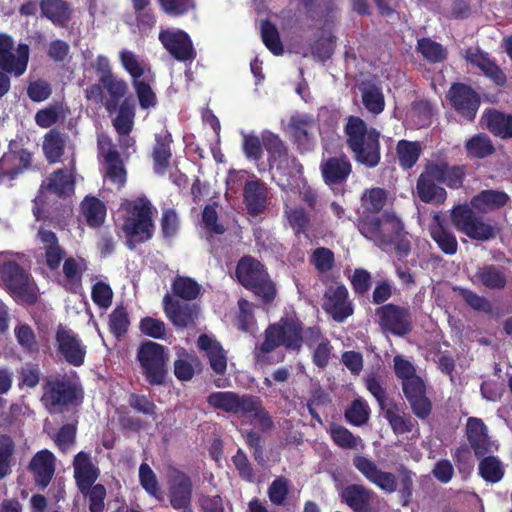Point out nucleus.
I'll use <instances>...</instances> for the list:
<instances>
[{"instance_id":"37998d69","label":"nucleus","mask_w":512,"mask_h":512,"mask_svg":"<svg viewBox=\"0 0 512 512\" xmlns=\"http://www.w3.org/2000/svg\"><path fill=\"white\" fill-rule=\"evenodd\" d=\"M120 62L122 67L131 75L134 80H139L140 77L145 76L149 80L153 79L149 66L137 55L127 49H123L119 53Z\"/></svg>"},{"instance_id":"4be33fe9","label":"nucleus","mask_w":512,"mask_h":512,"mask_svg":"<svg viewBox=\"0 0 512 512\" xmlns=\"http://www.w3.org/2000/svg\"><path fill=\"white\" fill-rule=\"evenodd\" d=\"M251 395H240L234 391H217L208 395L207 403L225 413L243 416Z\"/></svg>"},{"instance_id":"4d7b16f0","label":"nucleus","mask_w":512,"mask_h":512,"mask_svg":"<svg viewBox=\"0 0 512 512\" xmlns=\"http://www.w3.org/2000/svg\"><path fill=\"white\" fill-rule=\"evenodd\" d=\"M362 99L365 107L374 114H379L383 111L385 103L384 96L379 87L371 84H363Z\"/></svg>"},{"instance_id":"a18cd8bd","label":"nucleus","mask_w":512,"mask_h":512,"mask_svg":"<svg viewBox=\"0 0 512 512\" xmlns=\"http://www.w3.org/2000/svg\"><path fill=\"white\" fill-rule=\"evenodd\" d=\"M172 292L185 301H193L201 294V285L191 277L176 276L171 285Z\"/></svg>"},{"instance_id":"9d476101","label":"nucleus","mask_w":512,"mask_h":512,"mask_svg":"<svg viewBox=\"0 0 512 512\" xmlns=\"http://www.w3.org/2000/svg\"><path fill=\"white\" fill-rule=\"evenodd\" d=\"M376 322L383 332L403 337L413 329L412 314L408 307L388 303L375 309Z\"/></svg>"},{"instance_id":"0e129e2a","label":"nucleus","mask_w":512,"mask_h":512,"mask_svg":"<svg viewBox=\"0 0 512 512\" xmlns=\"http://www.w3.org/2000/svg\"><path fill=\"white\" fill-rule=\"evenodd\" d=\"M468 155L475 158H484L493 153L494 148L490 139L483 134H478L466 142Z\"/></svg>"},{"instance_id":"473e14b6","label":"nucleus","mask_w":512,"mask_h":512,"mask_svg":"<svg viewBox=\"0 0 512 512\" xmlns=\"http://www.w3.org/2000/svg\"><path fill=\"white\" fill-rule=\"evenodd\" d=\"M38 236L40 237L41 242L45 245V261L47 267L51 271L57 270L65 258V250L59 245L58 238L54 232L44 230L41 227L39 229Z\"/></svg>"},{"instance_id":"cd10ccee","label":"nucleus","mask_w":512,"mask_h":512,"mask_svg":"<svg viewBox=\"0 0 512 512\" xmlns=\"http://www.w3.org/2000/svg\"><path fill=\"white\" fill-rule=\"evenodd\" d=\"M197 346L205 351L213 372L224 375L227 371V355L222 345L207 334H201L197 340Z\"/></svg>"},{"instance_id":"49530a36","label":"nucleus","mask_w":512,"mask_h":512,"mask_svg":"<svg viewBox=\"0 0 512 512\" xmlns=\"http://www.w3.org/2000/svg\"><path fill=\"white\" fill-rule=\"evenodd\" d=\"M81 215L88 224H103L106 218L105 204L93 196H86L80 205Z\"/></svg>"},{"instance_id":"e433bc0d","label":"nucleus","mask_w":512,"mask_h":512,"mask_svg":"<svg viewBox=\"0 0 512 512\" xmlns=\"http://www.w3.org/2000/svg\"><path fill=\"white\" fill-rule=\"evenodd\" d=\"M322 175L327 184H338L346 180L351 165L346 157H334L321 164Z\"/></svg>"},{"instance_id":"b1692460","label":"nucleus","mask_w":512,"mask_h":512,"mask_svg":"<svg viewBox=\"0 0 512 512\" xmlns=\"http://www.w3.org/2000/svg\"><path fill=\"white\" fill-rule=\"evenodd\" d=\"M441 171L428 166L426 171L419 177L417 192L421 200L428 203H442L446 199V191L437 185L438 176Z\"/></svg>"},{"instance_id":"09e8293b","label":"nucleus","mask_w":512,"mask_h":512,"mask_svg":"<svg viewBox=\"0 0 512 512\" xmlns=\"http://www.w3.org/2000/svg\"><path fill=\"white\" fill-rule=\"evenodd\" d=\"M430 236L444 254L454 255L457 252L456 236L448 229V226H430Z\"/></svg>"},{"instance_id":"8fccbe9b","label":"nucleus","mask_w":512,"mask_h":512,"mask_svg":"<svg viewBox=\"0 0 512 512\" xmlns=\"http://www.w3.org/2000/svg\"><path fill=\"white\" fill-rule=\"evenodd\" d=\"M40 7L42 14L54 24L63 25L69 19V8L62 0H42Z\"/></svg>"},{"instance_id":"2eb2a0df","label":"nucleus","mask_w":512,"mask_h":512,"mask_svg":"<svg viewBox=\"0 0 512 512\" xmlns=\"http://www.w3.org/2000/svg\"><path fill=\"white\" fill-rule=\"evenodd\" d=\"M402 384L405 399L412 413L420 420H426L432 413V402L426 394V384L420 376L406 380Z\"/></svg>"},{"instance_id":"c756f323","label":"nucleus","mask_w":512,"mask_h":512,"mask_svg":"<svg viewBox=\"0 0 512 512\" xmlns=\"http://www.w3.org/2000/svg\"><path fill=\"white\" fill-rule=\"evenodd\" d=\"M313 128L314 124L312 118L307 115H295L290 119L288 132L302 151L311 149L315 144L312 135Z\"/></svg>"},{"instance_id":"a878e982","label":"nucleus","mask_w":512,"mask_h":512,"mask_svg":"<svg viewBox=\"0 0 512 512\" xmlns=\"http://www.w3.org/2000/svg\"><path fill=\"white\" fill-rule=\"evenodd\" d=\"M100 154L106 162V177L118 188L122 187L126 182V171L119 159L117 151H115L109 140L101 136L98 139Z\"/></svg>"},{"instance_id":"39448f33","label":"nucleus","mask_w":512,"mask_h":512,"mask_svg":"<svg viewBox=\"0 0 512 512\" xmlns=\"http://www.w3.org/2000/svg\"><path fill=\"white\" fill-rule=\"evenodd\" d=\"M347 142L358 162L374 167L380 160L379 133L367 129L359 117L351 116L346 125Z\"/></svg>"},{"instance_id":"5701e85b","label":"nucleus","mask_w":512,"mask_h":512,"mask_svg":"<svg viewBox=\"0 0 512 512\" xmlns=\"http://www.w3.org/2000/svg\"><path fill=\"white\" fill-rule=\"evenodd\" d=\"M118 214L127 224H152L156 209L146 198H138L123 201Z\"/></svg>"},{"instance_id":"c03bdc74","label":"nucleus","mask_w":512,"mask_h":512,"mask_svg":"<svg viewBox=\"0 0 512 512\" xmlns=\"http://www.w3.org/2000/svg\"><path fill=\"white\" fill-rule=\"evenodd\" d=\"M508 200L505 193L487 190L483 191L471 200L472 207L482 213H486L503 206Z\"/></svg>"},{"instance_id":"5fc2aeb1","label":"nucleus","mask_w":512,"mask_h":512,"mask_svg":"<svg viewBox=\"0 0 512 512\" xmlns=\"http://www.w3.org/2000/svg\"><path fill=\"white\" fill-rule=\"evenodd\" d=\"M266 133H271L270 131H264L262 134H261V138H259L257 135L253 134V133H244L242 132L241 135H242V147H243V151H244V154L245 156L249 159V160H252V161H259L263 155V150H262V144L264 145L265 148L266 145H265V142H264V134ZM268 151V149H266Z\"/></svg>"},{"instance_id":"f3484780","label":"nucleus","mask_w":512,"mask_h":512,"mask_svg":"<svg viewBox=\"0 0 512 512\" xmlns=\"http://www.w3.org/2000/svg\"><path fill=\"white\" fill-rule=\"evenodd\" d=\"M466 437L477 458L491 454L498 445L488 435V428L482 419L470 417L466 423Z\"/></svg>"},{"instance_id":"603ef678","label":"nucleus","mask_w":512,"mask_h":512,"mask_svg":"<svg viewBox=\"0 0 512 512\" xmlns=\"http://www.w3.org/2000/svg\"><path fill=\"white\" fill-rule=\"evenodd\" d=\"M480 476L487 482L497 483L504 476L500 460L492 455L484 456L478 466Z\"/></svg>"},{"instance_id":"4c0bfd02","label":"nucleus","mask_w":512,"mask_h":512,"mask_svg":"<svg viewBox=\"0 0 512 512\" xmlns=\"http://www.w3.org/2000/svg\"><path fill=\"white\" fill-rule=\"evenodd\" d=\"M244 199L250 213L258 214L262 212L268 199L266 185L259 181L247 182L244 188Z\"/></svg>"},{"instance_id":"bb28decb","label":"nucleus","mask_w":512,"mask_h":512,"mask_svg":"<svg viewBox=\"0 0 512 512\" xmlns=\"http://www.w3.org/2000/svg\"><path fill=\"white\" fill-rule=\"evenodd\" d=\"M73 467L74 478L80 492H84L94 485L100 475V471L92 463L90 455L83 451L75 456Z\"/></svg>"},{"instance_id":"f704fd0d","label":"nucleus","mask_w":512,"mask_h":512,"mask_svg":"<svg viewBox=\"0 0 512 512\" xmlns=\"http://www.w3.org/2000/svg\"><path fill=\"white\" fill-rule=\"evenodd\" d=\"M32 155L26 150L4 155L0 160V182L5 178L13 179L22 170L28 168Z\"/></svg>"},{"instance_id":"bf43d9fd","label":"nucleus","mask_w":512,"mask_h":512,"mask_svg":"<svg viewBox=\"0 0 512 512\" xmlns=\"http://www.w3.org/2000/svg\"><path fill=\"white\" fill-rule=\"evenodd\" d=\"M130 320L127 309L118 305L109 315V330L117 338L124 336L129 328Z\"/></svg>"},{"instance_id":"412c9836","label":"nucleus","mask_w":512,"mask_h":512,"mask_svg":"<svg viewBox=\"0 0 512 512\" xmlns=\"http://www.w3.org/2000/svg\"><path fill=\"white\" fill-rule=\"evenodd\" d=\"M448 97L455 110L467 120H473L478 108L479 98L468 86L455 84L449 90Z\"/></svg>"},{"instance_id":"6e6d98bb","label":"nucleus","mask_w":512,"mask_h":512,"mask_svg":"<svg viewBox=\"0 0 512 512\" xmlns=\"http://www.w3.org/2000/svg\"><path fill=\"white\" fill-rule=\"evenodd\" d=\"M345 420L353 426L366 424L370 417L369 406L362 399H354L344 412Z\"/></svg>"},{"instance_id":"a211bd4d","label":"nucleus","mask_w":512,"mask_h":512,"mask_svg":"<svg viewBox=\"0 0 512 512\" xmlns=\"http://www.w3.org/2000/svg\"><path fill=\"white\" fill-rule=\"evenodd\" d=\"M164 48L177 60L187 61L195 58V51L189 35L179 29L169 28L159 33Z\"/></svg>"},{"instance_id":"3c124183","label":"nucleus","mask_w":512,"mask_h":512,"mask_svg":"<svg viewBox=\"0 0 512 512\" xmlns=\"http://www.w3.org/2000/svg\"><path fill=\"white\" fill-rule=\"evenodd\" d=\"M15 443L7 434H0V480L12 473Z\"/></svg>"},{"instance_id":"6ab92c4d","label":"nucleus","mask_w":512,"mask_h":512,"mask_svg":"<svg viewBox=\"0 0 512 512\" xmlns=\"http://www.w3.org/2000/svg\"><path fill=\"white\" fill-rule=\"evenodd\" d=\"M163 310L175 327L184 329L195 324L199 308L196 304L181 303L166 293L163 297Z\"/></svg>"},{"instance_id":"f257e3e1","label":"nucleus","mask_w":512,"mask_h":512,"mask_svg":"<svg viewBox=\"0 0 512 512\" xmlns=\"http://www.w3.org/2000/svg\"><path fill=\"white\" fill-rule=\"evenodd\" d=\"M263 138L268 149L269 168L273 179L283 190L299 193L308 205H313L316 194L303 178L302 165L288 155L278 135L266 133Z\"/></svg>"},{"instance_id":"f03ea898","label":"nucleus","mask_w":512,"mask_h":512,"mask_svg":"<svg viewBox=\"0 0 512 512\" xmlns=\"http://www.w3.org/2000/svg\"><path fill=\"white\" fill-rule=\"evenodd\" d=\"M304 323L295 312L282 316L264 330V339L253 350L256 364L270 365V354L283 347L288 352L299 353L304 344Z\"/></svg>"},{"instance_id":"c9c22d12","label":"nucleus","mask_w":512,"mask_h":512,"mask_svg":"<svg viewBox=\"0 0 512 512\" xmlns=\"http://www.w3.org/2000/svg\"><path fill=\"white\" fill-rule=\"evenodd\" d=\"M43 152L49 163L61 161L66 151H72L68 138L56 130H50L43 139Z\"/></svg>"},{"instance_id":"338daca9","label":"nucleus","mask_w":512,"mask_h":512,"mask_svg":"<svg viewBox=\"0 0 512 512\" xmlns=\"http://www.w3.org/2000/svg\"><path fill=\"white\" fill-rule=\"evenodd\" d=\"M417 49L430 62H440L446 57V51L442 45L429 38L418 40Z\"/></svg>"},{"instance_id":"a19ab883","label":"nucleus","mask_w":512,"mask_h":512,"mask_svg":"<svg viewBox=\"0 0 512 512\" xmlns=\"http://www.w3.org/2000/svg\"><path fill=\"white\" fill-rule=\"evenodd\" d=\"M253 416L254 422L261 431L267 432L274 427V422L269 412L263 405L260 397L251 395L242 417Z\"/></svg>"},{"instance_id":"ddd939ff","label":"nucleus","mask_w":512,"mask_h":512,"mask_svg":"<svg viewBox=\"0 0 512 512\" xmlns=\"http://www.w3.org/2000/svg\"><path fill=\"white\" fill-rule=\"evenodd\" d=\"M57 351L65 361L75 367L83 365L86 357V345L72 329L60 324L55 333Z\"/></svg>"},{"instance_id":"dca6fc26","label":"nucleus","mask_w":512,"mask_h":512,"mask_svg":"<svg viewBox=\"0 0 512 512\" xmlns=\"http://www.w3.org/2000/svg\"><path fill=\"white\" fill-rule=\"evenodd\" d=\"M55 469L56 457L48 449L36 452L27 465V470L32 475L35 486L42 491L49 486Z\"/></svg>"},{"instance_id":"ea45409f","label":"nucleus","mask_w":512,"mask_h":512,"mask_svg":"<svg viewBox=\"0 0 512 512\" xmlns=\"http://www.w3.org/2000/svg\"><path fill=\"white\" fill-rule=\"evenodd\" d=\"M253 416L254 422L261 431L267 432L274 427V422L269 412L263 405L260 397L251 395L242 417Z\"/></svg>"},{"instance_id":"72a5a7b5","label":"nucleus","mask_w":512,"mask_h":512,"mask_svg":"<svg viewBox=\"0 0 512 512\" xmlns=\"http://www.w3.org/2000/svg\"><path fill=\"white\" fill-rule=\"evenodd\" d=\"M474 282L488 290H501L507 284V276L500 266L489 264L478 267Z\"/></svg>"},{"instance_id":"0eeeda50","label":"nucleus","mask_w":512,"mask_h":512,"mask_svg":"<svg viewBox=\"0 0 512 512\" xmlns=\"http://www.w3.org/2000/svg\"><path fill=\"white\" fill-rule=\"evenodd\" d=\"M0 279L4 289L16 302L34 305L38 301V289L32 275L17 262H3L0 265Z\"/></svg>"},{"instance_id":"20e7f679","label":"nucleus","mask_w":512,"mask_h":512,"mask_svg":"<svg viewBox=\"0 0 512 512\" xmlns=\"http://www.w3.org/2000/svg\"><path fill=\"white\" fill-rule=\"evenodd\" d=\"M74 181L71 170L54 172L40 187L39 195L34 200L33 214L38 222H59L60 212L50 204L52 196H62L72 193Z\"/></svg>"},{"instance_id":"58836bf2","label":"nucleus","mask_w":512,"mask_h":512,"mask_svg":"<svg viewBox=\"0 0 512 512\" xmlns=\"http://www.w3.org/2000/svg\"><path fill=\"white\" fill-rule=\"evenodd\" d=\"M134 106L128 101L123 102L120 106L117 116L113 119V125L116 131L122 136V145L129 148L133 145V141L128 137L134 123Z\"/></svg>"},{"instance_id":"680f3d73","label":"nucleus","mask_w":512,"mask_h":512,"mask_svg":"<svg viewBox=\"0 0 512 512\" xmlns=\"http://www.w3.org/2000/svg\"><path fill=\"white\" fill-rule=\"evenodd\" d=\"M129 406L138 413L152 419L157 418V406L147 395L131 393L128 397Z\"/></svg>"},{"instance_id":"052dcab7","label":"nucleus","mask_w":512,"mask_h":512,"mask_svg":"<svg viewBox=\"0 0 512 512\" xmlns=\"http://www.w3.org/2000/svg\"><path fill=\"white\" fill-rule=\"evenodd\" d=\"M155 226H122V233L126 237V245L133 250L137 244L143 243L153 236Z\"/></svg>"},{"instance_id":"6e6552de","label":"nucleus","mask_w":512,"mask_h":512,"mask_svg":"<svg viewBox=\"0 0 512 512\" xmlns=\"http://www.w3.org/2000/svg\"><path fill=\"white\" fill-rule=\"evenodd\" d=\"M139 362L145 380L152 386L163 385L166 381L169 360L168 349L162 344L146 340L137 349Z\"/></svg>"},{"instance_id":"9b49d317","label":"nucleus","mask_w":512,"mask_h":512,"mask_svg":"<svg viewBox=\"0 0 512 512\" xmlns=\"http://www.w3.org/2000/svg\"><path fill=\"white\" fill-rule=\"evenodd\" d=\"M28 61V45L18 44L15 46L9 35L0 34V69L19 77L26 71Z\"/></svg>"},{"instance_id":"aec40b11","label":"nucleus","mask_w":512,"mask_h":512,"mask_svg":"<svg viewBox=\"0 0 512 512\" xmlns=\"http://www.w3.org/2000/svg\"><path fill=\"white\" fill-rule=\"evenodd\" d=\"M355 468L363 474L371 483L380 489L392 493L397 489V480L393 473L380 470L377 465L364 456H356L353 459Z\"/></svg>"},{"instance_id":"de8ad7c7","label":"nucleus","mask_w":512,"mask_h":512,"mask_svg":"<svg viewBox=\"0 0 512 512\" xmlns=\"http://www.w3.org/2000/svg\"><path fill=\"white\" fill-rule=\"evenodd\" d=\"M484 119L487 128L496 136L501 138H510L512 136V119L509 115H504L499 111H489L485 113Z\"/></svg>"},{"instance_id":"864d4df0","label":"nucleus","mask_w":512,"mask_h":512,"mask_svg":"<svg viewBox=\"0 0 512 512\" xmlns=\"http://www.w3.org/2000/svg\"><path fill=\"white\" fill-rule=\"evenodd\" d=\"M387 203V193L382 188H371L366 190L361 197V205L364 212L376 214L380 212Z\"/></svg>"},{"instance_id":"2f4dec72","label":"nucleus","mask_w":512,"mask_h":512,"mask_svg":"<svg viewBox=\"0 0 512 512\" xmlns=\"http://www.w3.org/2000/svg\"><path fill=\"white\" fill-rule=\"evenodd\" d=\"M465 58L472 65L478 67L484 75L492 80L496 85L501 86L505 84L506 76L483 51L478 48H469L466 51Z\"/></svg>"},{"instance_id":"c85d7f7f","label":"nucleus","mask_w":512,"mask_h":512,"mask_svg":"<svg viewBox=\"0 0 512 512\" xmlns=\"http://www.w3.org/2000/svg\"><path fill=\"white\" fill-rule=\"evenodd\" d=\"M382 410L384 411V418L395 435H404L415 429L418 430L417 421L409 413H406L399 404L391 402Z\"/></svg>"},{"instance_id":"7c9ffc66","label":"nucleus","mask_w":512,"mask_h":512,"mask_svg":"<svg viewBox=\"0 0 512 512\" xmlns=\"http://www.w3.org/2000/svg\"><path fill=\"white\" fill-rule=\"evenodd\" d=\"M86 269V261L83 258H79V260L73 257L66 258L62 267L64 275V279L61 282L62 287L67 292L79 293L82 290V277Z\"/></svg>"},{"instance_id":"69168bd1","label":"nucleus","mask_w":512,"mask_h":512,"mask_svg":"<svg viewBox=\"0 0 512 512\" xmlns=\"http://www.w3.org/2000/svg\"><path fill=\"white\" fill-rule=\"evenodd\" d=\"M420 145L417 142H409L402 140L397 145V153L400 164L404 168L412 167L419 158Z\"/></svg>"},{"instance_id":"1a4fd4ad","label":"nucleus","mask_w":512,"mask_h":512,"mask_svg":"<svg viewBox=\"0 0 512 512\" xmlns=\"http://www.w3.org/2000/svg\"><path fill=\"white\" fill-rule=\"evenodd\" d=\"M360 233L383 250L393 248L397 255L406 257L411 243L404 226H358Z\"/></svg>"},{"instance_id":"13d9d810","label":"nucleus","mask_w":512,"mask_h":512,"mask_svg":"<svg viewBox=\"0 0 512 512\" xmlns=\"http://www.w3.org/2000/svg\"><path fill=\"white\" fill-rule=\"evenodd\" d=\"M329 434L335 445L342 449H356L358 446V437L342 425L331 423Z\"/></svg>"},{"instance_id":"e2e57ef3","label":"nucleus","mask_w":512,"mask_h":512,"mask_svg":"<svg viewBox=\"0 0 512 512\" xmlns=\"http://www.w3.org/2000/svg\"><path fill=\"white\" fill-rule=\"evenodd\" d=\"M171 157L170 139L165 136L163 140L157 138V143L153 152L154 170L158 174H162L169 166V159Z\"/></svg>"},{"instance_id":"4468645a","label":"nucleus","mask_w":512,"mask_h":512,"mask_svg":"<svg viewBox=\"0 0 512 512\" xmlns=\"http://www.w3.org/2000/svg\"><path fill=\"white\" fill-rule=\"evenodd\" d=\"M193 483L185 472L174 469L168 480V498L170 505L176 510L193 512L192 510Z\"/></svg>"},{"instance_id":"393cba45","label":"nucleus","mask_w":512,"mask_h":512,"mask_svg":"<svg viewBox=\"0 0 512 512\" xmlns=\"http://www.w3.org/2000/svg\"><path fill=\"white\" fill-rule=\"evenodd\" d=\"M374 492L360 484H349L342 488L340 498L353 512H376L372 507Z\"/></svg>"},{"instance_id":"79ce46f5","label":"nucleus","mask_w":512,"mask_h":512,"mask_svg":"<svg viewBox=\"0 0 512 512\" xmlns=\"http://www.w3.org/2000/svg\"><path fill=\"white\" fill-rule=\"evenodd\" d=\"M197 369H201V361L198 356L185 350L179 354V358L174 362V375L180 381H190Z\"/></svg>"},{"instance_id":"7ed1b4c3","label":"nucleus","mask_w":512,"mask_h":512,"mask_svg":"<svg viewBox=\"0 0 512 512\" xmlns=\"http://www.w3.org/2000/svg\"><path fill=\"white\" fill-rule=\"evenodd\" d=\"M42 390L41 401L51 413L80 406L84 399L82 385L66 373L45 377Z\"/></svg>"},{"instance_id":"774afa93","label":"nucleus","mask_w":512,"mask_h":512,"mask_svg":"<svg viewBox=\"0 0 512 512\" xmlns=\"http://www.w3.org/2000/svg\"><path fill=\"white\" fill-rule=\"evenodd\" d=\"M139 481L142 488L151 496L157 497L160 493V487L157 476L147 463H142L139 467Z\"/></svg>"},{"instance_id":"f8f14e48","label":"nucleus","mask_w":512,"mask_h":512,"mask_svg":"<svg viewBox=\"0 0 512 512\" xmlns=\"http://www.w3.org/2000/svg\"><path fill=\"white\" fill-rule=\"evenodd\" d=\"M322 308L337 323H344L352 316L354 305L349 299L346 286L344 284L328 286L323 295Z\"/></svg>"},{"instance_id":"423d86ee","label":"nucleus","mask_w":512,"mask_h":512,"mask_svg":"<svg viewBox=\"0 0 512 512\" xmlns=\"http://www.w3.org/2000/svg\"><path fill=\"white\" fill-rule=\"evenodd\" d=\"M235 274L238 282L258 296L264 304L276 297V287L265 266L252 256H243L237 263Z\"/></svg>"}]
</instances>
